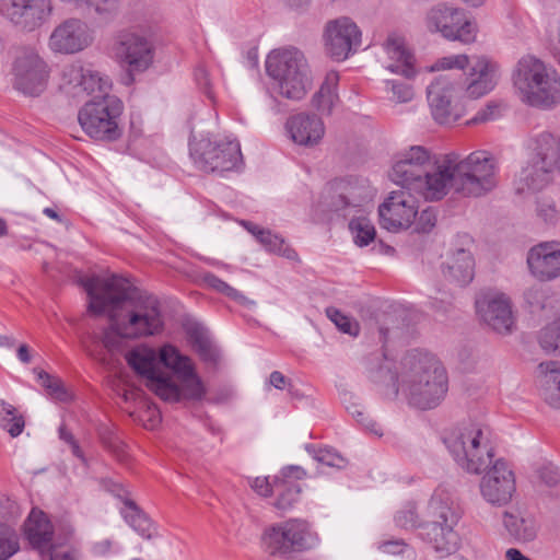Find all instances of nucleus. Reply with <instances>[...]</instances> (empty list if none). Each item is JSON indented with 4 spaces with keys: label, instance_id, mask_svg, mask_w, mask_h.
I'll list each match as a JSON object with an SVG mask.
<instances>
[{
    "label": "nucleus",
    "instance_id": "nucleus-1",
    "mask_svg": "<svg viewBox=\"0 0 560 560\" xmlns=\"http://www.w3.org/2000/svg\"><path fill=\"white\" fill-rule=\"evenodd\" d=\"M80 284L89 296L88 311L94 315L107 314L120 335L136 339L163 330L164 320L158 298L131 290L127 280L117 276H92L81 278Z\"/></svg>",
    "mask_w": 560,
    "mask_h": 560
},
{
    "label": "nucleus",
    "instance_id": "nucleus-2",
    "mask_svg": "<svg viewBox=\"0 0 560 560\" xmlns=\"http://www.w3.org/2000/svg\"><path fill=\"white\" fill-rule=\"evenodd\" d=\"M498 161L486 150L462 158L455 152L436 158L408 190L425 201H440L453 188L466 198H480L498 185Z\"/></svg>",
    "mask_w": 560,
    "mask_h": 560
},
{
    "label": "nucleus",
    "instance_id": "nucleus-3",
    "mask_svg": "<svg viewBox=\"0 0 560 560\" xmlns=\"http://www.w3.org/2000/svg\"><path fill=\"white\" fill-rule=\"evenodd\" d=\"M126 361L147 380L148 388L165 401L200 400L206 395L190 358L172 345H164L159 352L145 346L137 347L126 354Z\"/></svg>",
    "mask_w": 560,
    "mask_h": 560
},
{
    "label": "nucleus",
    "instance_id": "nucleus-4",
    "mask_svg": "<svg viewBox=\"0 0 560 560\" xmlns=\"http://www.w3.org/2000/svg\"><path fill=\"white\" fill-rule=\"evenodd\" d=\"M447 374L432 353L413 349L387 370V399L406 400L410 406L429 410L445 398Z\"/></svg>",
    "mask_w": 560,
    "mask_h": 560
},
{
    "label": "nucleus",
    "instance_id": "nucleus-5",
    "mask_svg": "<svg viewBox=\"0 0 560 560\" xmlns=\"http://www.w3.org/2000/svg\"><path fill=\"white\" fill-rule=\"evenodd\" d=\"M513 83L521 101L532 107L551 109L560 104L559 73L534 56L518 60Z\"/></svg>",
    "mask_w": 560,
    "mask_h": 560
},
{
    "label": "nucleus",
    "instance_id": "nucleus-6",
    "mask_svg": "<svg viewBox=\"0 0 560 560\" xmlns=\"http://www.w3.org/2000/svg\"><path fill=\"white\" fill-rule=\"evenodd\" d=\"M266 71L277 82L279 93L285 98L299 101L311 88L306 59L295 48L271 51L266 60Z\"/></svg>",
    "mask_w": 560,
    "mask_h": 560
},
{
    "label": "nucleus",
    "instance_id": "nucleus-7",
    "mask_svg": "<svg viewBox=\"0 0 560 560\" xmlns=\"http://www.w3.org/2000/svg\"><path fill=\"white\" fill-rule=\"evenodd\" d=\"M527 148L529 160L520 178L527 189L537 191L551 182L555 172H560V137L549 131L536 132L529 137Z\"/></svg>",
    "mask_w": 560,
    "mask_h": 560
},
{
    "label": "nucleus",
    "instance_id": "nucleus-8",
    "mask_svg": "<svg viewBox=\"0 0 560 560\" xmlns=\"http://www.w3.org/2000/svg\"><path fill=\"white\" fill-rule=\"evenodd\" d=\"M445 444L456 463L470 474H481L494 457L493 448L478 423H467L454 430Z\"/></svg>",
    "mask_w": 560,
    "mask_h": 560
},
{
    "label": "nucleus",
    "instance_id": "nucleus-9",
    "mask_svg": "<svg viewBox=\"0 0 560 560\" xmlns=\"http://www.w3.org/2000/svg\"><path fill=\"white\" fill-rule=\"evenodd\" d=\"M122 102L113 94L94 96L79 110L78 120L83 131L95 140L115 141L122 132L120 118Z\"/></svg>",
    "mask_w": 560,
    "mask_h": 560
},
{
    "label": "nucleus",
    "instance_id": "nucleus-10",
    "mask_svg": "<svg viewBox=\"0 0 560 560\" xmlns=\"http://www.w3.org/2000/svg\"><path fill=\"white\" fill-rule=\"evenodd\" d=\"M316 537L310 524L301 518H290L265 528L261 547L268 555L289 559L294 553L313 548Z\"/></svg>",
    "mask_w": 560,
    "mask_h": 560
},
{
    "label": "nucleus",
    "instance_id": "nucleus-11",
    "mask_svg": "<svg viewBox=\"0 0 560 560\" xmlns=\"http://www.w3.org/2000/svg\"><path fill=\"white\" fill-rule=\"evenodd\" d=\"M458 520L459 515L450 502L439 494H433L421 525V536L436 551L452 553L458 546V535L454 530Z\"/></svg>",
    "mask_w": 560,
    "mask_h": 560
},
{
    "label": "nucleus",
    "instance_id": "nucleus-12",
    "mask_svg": "<svg viewBox=\"0 0 560 560\" xmlns=\"http://www.w3.org/2000/svg\"><path fill=\"white\" fill-rule=\"evenodd\" d=\"M372 200L370 188L353 179H336L326 185L316 205L318 219L322 214L340 212L343 217L361 211Z\"/></svg>",
    "mask_w": 560,
    "mask_h": 560
},
{
    "label": "nucleus",
    "instance_id": "nucleus-13",
    "mask_svg": "<svg viewBox=\"0 0 560 560\" xmlns=\"http://www.w3.org/2000/svg\"><path fill=\"white\" fill-rule=\"evenodd\" d=\"M190 155L195 164L205 172H229L237 170L243 163L240 143L230 138L192 142Z\"/></svg>",
    "mask_w": 560,
    "mask_h": 560
},
{
    "label": "nucleus",
    "instance_id": "nucleus-14",
    "mask_svg": "<svg viewBox=\"0 0 560 560\" xmlns=\"http://www.w3.org/2000/svg\"><path fill=\"white\" fill-rule=\"evenodd\" d=\"M12 74L18 91L37 96L46 89L49 68L35 47L22 46L15 50Z\"/></svg>",
    "mask_w": 560,
    "mask_h": 560
},
{
    "label": "nucleus",
    "instance_id": "nucleus-15",
    "mask_svg": "<svg viewBox=\"0 0 560 560\" xmlns=\"http://www.w3.org/2000/svg\"><path fill=\"white\" fill-rule=\"evenodd\" d=\"M430 32L440 33L445 39L470 44L477 37V24L471 21L463 9L444 3L433 7L425 18Z\"/></svg>",
    "mask_w": 560,
    "mask_h": 560
},
{
    "label": "nucleus",
    "instance_id": "nucleus-16",
    "mask_svg": "<svg viewBox=\"0 0 560 560\" xmlns=\"http://www.w3.org/2000/svg\"><path fill=\"white\" fill-rule=\"evenodd\" d=\"M95 30L77 16L59 22L48 37V48L54 54L71 56L89 49L95 42Z\"/></svg>",
    "mask_w": 560,
    "mask_h": 560
},
{
    "label": "nucleus",
    "instance_id": "nucleus-17",
    "mask_svg": "<svg viewBox=\"0 0 560 560\" xmlns=\"http://www.w3.org/2000/svg\"><path fill=\"white\" fill-rule=\"evenodd\" d=\"M54 0H0L1 16L24 33H32L49 22Z\"/></svg>",
    "mask_w": 560,
    "mask_h": 560
},
{
    "label": "nucleus",
    "instance_id": "nucleus-18",
    "mask_svg": "<svg viewBox=\"0 0 560 560\" xmlns=\"http://www.w3.org/2000/svg\"><path fill=\"white\" fill-rule=\"evenodd\" d=\"M116 55L126 66L129 82L133 75L147 71L153 63L155 47L152 39L141 31H126L119 34Z\"/></svg>",
    "mask_w": 560,
    "mask_h": 560
},
{
    "label": "nucleus",
    "instance_id": "nucleus-19",
    "mask_svg": "<svg viewBox=\"0 0 560 560\" xmlns=\"http://www.w3.org/2000/svg\"><path fill=\"white\" fill-rule=\"evenodd\" d=\"M457 84L447 75L438 77L427 89L433 119L440 125H452L465 114L464 106L456 101Z\"/></svg>",
    "mask_w": 560,
    "mask_h": 560
},
{
    "label": "nucleus",
    "instance_id": "nucleus-20",
    "mask_svg": "<svg viewBox=\"0 0 560 560\" xmlns=\"http://www.w3.org/2000/svg\"><path fill=\"white\" fill-rule=\"evenodd\" d=\"M477 314L483 324L500 335L512 334L515 317L510 299L502 293H482L475 302Z\"/></svg>",
    "mask_w": 560,
    "mask_h": 560
},
{
    "label": "nucleus",
    "instance_id": "nucleus-21",
    "mask_svg": "<svg viewBox=\"0 0 560 560\" xmlns=\"http://www.w3.org/2000/svg\"><path fill=\"white\" fill-rule=\"evenodd\" d=\"M325 51L336 61L346 60L361 44V32L349 18L327 23L324 34Z\"/></svg>",
    "mask_w": 560,
    "mask_h": 560
},
{
    "label": "nucleus",
    "instance_id": "nucleus-22",
    "mask_svg": "<svg viewBox=\"0 0 560 560\" xmlns=\"http://www.w3.org/2000/svg\"><path fill=\"white\" fill-rule=\"evenodd\" d=\"M485 471L479 485L482 498L492 505H506L516 491L514 472L503 459H492Z\"/></svg>",
    "mask_w": 560,
    "mask_h": 560
},
{
    "label": "nucleus",
    "instance_id": "nucleus-23",
    "mask_svg": "<svg viewBox=\"0 0 560 560\" xmlns=\"http://www.w3.org/2000/svg\"><path fill=\"white\" fill-rule=\"evenodd\" d=\"M438 156L422 145H412L393 156L390 178L396 185L409 189Z\"/></svg>",
    "mask_w": 560,
    "mask_h": 560
},
{
    "label": "nucleus",
    "instance_id": "nucleus-24",
    "mask_svg": "<svg viewBox=\"0 0 560 560\" xmlns=\"http://www.w3.org/2000/svg\"><path fill=\"white\" fill-rule=\"evenodd\" d=\"M110 86L108 77L91 68H84L79 62L68 65L62 70V88L73 97L95 92L100 93L97 96H103L109 94Z\"/></svg>",
    "mask_w": 560,
    "mask_h": 560
},
{
    "label": "nucleus",
    "instance_id": "nucleus-25",
    "mask_svg": "<svg viewBox=\"0 0 560 560\" xmlns=\"http://www.w3.org/2000/svg\"><path fill=\"white\" fill-rule=\"evenodd\" d=\"M288 137L298 145L314 148L325 136V125L315 114L299 113L285 122Z\"/></svg>",
    "mask_w": 560,
    "mask_h": 560
},
{
    "label": "nucleus",
    "instance_id": "nucleus-26",
    "mask_svg": "<svg viewBox=\"0 0 560 560\" xmlns=\"http://www.w3.org/2000/svg\"><path fill=\"white\" fill-rule=\"evenodd\" d=\"M387 73L418 75L417 58L406 38L398 33L387 35Z\"/></svg>",
    "mask_w": 560,
    "mask_h": 560
},
{
    "label": "nucleus",
    "instance_id": "nucleus-27",
    "mask_svg": "<svg viewBox=\"0 0 560 560\" xmlns=\"http://www.w3.org/2000/svg\"><path fill=\"white\" fill-rule=\"evenodd\" d=\"M400 189L388 191L387 196V231L408 229L418 213L417 202L409 190Z\"/></svg>",
    "mask_w": 560,
    "mask_h": 560
},
{
    "label": "nucleus",
    "instance_id": "nucleus-28",
    "mask_svg": "<svg viewBox=\"0 0 560 560\" xmlns=\"http://www.w3.org/2000/svg\"><path fill=\"white\" fill-rule=\"evenodd\" d=\"M527 264L538 279H553L560 276V248L555 243L538 244L529 250Z\"/></svg>",
    "mask_w": 560,
    "mask_h": 560
},
{
    "label": "nucleus",
    "instance_id": "nucleus-29",
    "mask_svg": "<svg viewBox=\"0 0 560 560\" xmlns=\"http://www.w3.org/2000/svg\"><path fill=\"white\" fill-rule=\"evenodd\" d=\"M468 67L469 73L464 90L469 98H479L493 90L497 84L494 65L483 57H478Z\"/></svg>",
    "mask_w": 560,
    "mask_h": 560
},
{
    "label": "nucleus",
    "instance_id": "nucleus-30",
    "mask_svg": "<svg viewBox=\"0 0 560 560\" xmlns=\"http://www.w3.org/2000/svg\"><path fill=\"white\" fill-rule=\"evenodd\" d=\"M442 272L444 278L455 287H466L475 276V260L471 253L458 248L443 264Z\"/></svg>",
    "mask_w": 560,
    "mask_h": 560
},
{
    "label": "nucleus",
    "instance_id": "nucleus-31",
    "mask_svg": "<svg viewBox=\"0 0 560 560\" xmlns=\"http://www.w3.org/2000/svg\"><path fill=\"white\" fill-rule=\"evenodd\" d=\"M503 526L509 536L517 542L533 541L539 529L536 518L532 514L520 510L505 511L503 513Z\"/></svg>",
    "mask_w": 560,
    "mask_h": 560
},
{
    "label": "nucleus",
    "instance_id": "nucleus-32",
    "mask_svg": "<svg viewBox=\"0 0 560 560\" xmlns=\"http://www.w3.org/2000/svg\"><path fill=\"white\" fill-rule=\"evenodd\" d=\"M283 479L275 478V494L277 500L275 506L281 511L290 510L294 503L298 502L301 494V487L296 481L288 480L285 478L295 477L302 478L305 471L299 466H290L282 470Z\"/></svg>",
    "mask_w": 560,
    "mask_h": 560
},
{
    "label": "nucleus",
    "instance_id": "nucleus-33",
    "mask_svg": "<svg viewBox=\"0 0 560 560\" xmlns=\"http://www.w3.org/2000/svg\"><path fill=\"white\" fill-rule=\"evenodd\" d=\"M25 534L34 548L42 552L50 551L52 526L43 512H31L25 523Z\"/></svg>",
    "mask_w": 560,
    "mask_h": 560
},
{
    "label": "nucleus",
    "instance_id": "nucleus-34",
    "mask_svg": "<svg viewBox=\"0 0 560 560\" xmlns=\"http://www.w3.org/2000/svg\"><path fill=\"white\" fill-rule=\"evenodd\" d=\"M188 341L199 358L208 363L215 364L219 359V350L213 345L208 331L199 324L192 323L186 326Z\"/></svg>",
    "mask_w": 560,
    "mask_h": 560
},
{
    "label": "nucleus",
    "instance_id": "nucleus-35",
    "mask_svg": "<svg viewBox=\"0 0 560 560\" xmlns=\"http://www.w3.org/2000/svg\"><path fill=\"white\" fill-rule=\"evenodd\" d=\"M338 82L339 74L335 71H330L326 74L319 90L314 94L312 104L320 114L330 115L335 105L338 103Z\"/></svg>",
    "mask_w": 560,
    "mask_h": 560
},
{
    "label": "nucleus",
    "instance_id": "nucleus-36",
    "mask_svg": "<svg viewBox=\"0 0 560 560\" xmlns=\"http://www.w3.org/2000/svg\"><path fill=\"white\" fill-rule=\"evenodd\" d=\"M417 75L407 78L405 74L389 75L387 73V101L395 104L409 103L415 97L413 82Z\"/></svg>",
    "mask_w": 560,
    "mask_h": 560
},
{
    "label": "nucleus",
    "instance_id": "nucleus-37",
    "mask_svg": "<svg viewBox=\"0 0 560 560\" xmlns=\"http://www.w3.org/2000/svg\"><path fill=\"white\" fill-rule=\"evenodd\" d=\"M122 515L126 522L143 538H151L152 524L148 516L136 505L133 501L126 500Z\"/></svg>",
    "mask_w": 560,
    "mask_h": 560
},
{
    "label": "nucleus",
    "instance_id": "nucleus-38",
    "mask_svg": "<svg viewBox=\"0 0 560 560\" xmlns=\"http://www.w3.org/2000/svg\"><path fill=\"white\" fill-rule=\"evenodd\" d=\"M417 313L399 303H392L387 310V324L392 329L408 330L416 322Z\"/></svg>",
    "mask_w": 560,
    "mask_h": 560
},
{
    "label": "nucleus",
    "instance_id": "nucleus-39",
    "mask_svg": "<svg viewBox=\"0 0 560 560\" xmlns=\"http://www.w3.org/2000/svg\"><path fill=\"white\" fill-rule=\"evenodd\" d=\"M349 230L353 241L359 246H366L375 237V229L371 221L364 217H354L349 222Z\"/></svg>",
    "mask_w": 560,
    "mask_h": 560
},
{
    "label": "nucleus",
    "instance_id": "nucleus-40",
    "mask_svg": "<svg viewBox=\"0 0 560 560\" xmlns=\"http://www.w3.org/2000/svg\"><path fill=\"white\" fill-rule=\"evenodd\" d=\"M536 215L547 225L560 222V202L550 196H544L536 201Z\"/></svg>",
    "mask_w": 560,
    "mask_h": 560
},
{
    "label": "nucleus",
    "instance_id": "nucleus-41",
    "mask_svg": "<svg viewBox=\"0 0 560 560\" xmlns=\"http://www.w3.org/2000/svg\"><path fill=\"white\" fill-rule=\"evenodd\" d=\"M0 421L2 427L13 438L20 435L23 431V417L16 413V409L12 405L3 400H0Z\"/></svg>",
    "mask_w": 560,
    "mask_h": 560
},
{
    "label": "nucleus",
    "instance_id": "nucleus-42",
    "mask_svg": "<svg viewBox=\"0 0 560 560\" xmlns=\"http://www.w3.org/2000/svg\"><path fill=\"white\" fill-rule=\"evenodd\" d=\"M538 341L546 353H560V319L545 326L540 330Z\"/></svg>",
    "mask_w": 560,
    "mask_h": 560
},
{
    "label": "nucleus",
    "instance_id": "nucleus-43",
    "mask_svg": "<svg viewBox=\"0 0 560 560\" xmlns=\"http://www.w3.org/2000/svg\"><path fill=\"white\" fill-rule=\"evenodd\" d=\"M257 241L269 252L282 255L289 259H294L296 257V253L285 245L283 238L271 233L269 230L260 232V236Z\"/></svg>",
    "mask_w": 560,
    "mask_h": 560
},
{
    "label": "nucleus",
    "instance_id": "nucleus-44",
    "mask_svg": "<svg viewBox=\"0 0 560 560\" xmlns=\"http://www.w3.org/2000/svg\"><path fill=\"white\" fill-rule=\"evenodd\" d=\"M305 450L313 456L315 460L326 466L341 469L347 465V460L332 448L317 450L314 445L307 444Z\"/></svg>",
    "mask_w": 560,
    "mask_h": 560
},
{
    "label": "nucleus",
    "instance_id": "nucleus-45",
    "mask_svg": "<svg viewBox=\"0 0 560 560\" xmlns=\"http://www.w3.org/2000/svg\"><path fill=\"white\" fill-rule=\"evenodd\" d=\"M394 523L396 526L405 529L421 527L422 523H420L415 503L408 502L397 511L394 515Z\"/></svg>",
    "mask_w": 560,
    "mask_h": 560
},
{
    "label": "nucleus",
    "instance_id": "nucleus-46",
    "mask_svg": "<svg viewBox=\"0 0 560 560\" xmlns=\"http://www.w3.org/2000/svg\"><path fill=\"white\" fill-rule=\"evenodd\" d=\"M327 317L337 326V328L350 336H357L359 334V325L358 323L341 313L339 310L335 307L326 308Z\"/></svg>",
    "mask_w": 560,
    "mask_h": 560
},
{
    "label": "nucleus",
    "instance_id": "nucleus-47",
    "mask_svg": "<svg viewBox=\"0 0 560 560\" xmlns=\"http://www.w3.org/2000/svg\"><path fill=\"white\" fill-rule=\"evenodd\" d=\"M38 378L54 399L59 401H68L70 399L69 393L59 378L52 377L44 371L38 373Z\"/></svg>",
    "mask_w": 560,
    "mask_h": 560
},
{
    "label": "nucleus",
    "instance_id": "nucleus-48",
    "mask_svg": "<svg viewBox=\"0 0 560 560\" xmlns=\"http://www.w3.org/2000/svg\"><path fill=\"white\" fill-rule=\"evenodd\" d=\"M540 395L553 408H560V386L556 387L553 376H538Z\"/></svg>",
    "mask_w": 560,
    "mask_h": 560
},
{
    "label": "nucleus",
    "instance_id": "nucleus-49",
    "mask_svg": "<svg viewBox=\"0 0 560 560\" xmlns=\"http://www.w3.org/2000/svg\"><path fill=\"white\" fill-rule=\"evenodd\" d=\"M470 65V60L466 55H452L440 58L430 68L429 71H440L445 69H465Z\"/></svg>",
    "mask_w": 560,
    "mask_h": 560
},
{
    "label": "nucleus",
    "instance_id": "nucleus-50",
    "mask_svg": "<svg viewBox=\"0 0 560 560\" xmlns=\"http://www.w3.org/2000/svg\"><path fill=\"white\" fill-rule=\"evenodd\" d=\"M19 549L16 535L8 528H0V560H7Z\"/></svg>",
    "mask_w": 560,
    "mask_h": 560
},
{
    "label": "nucleus",
    "instance_id": "nucleus-51",
    "mask_svg": "<svg viewBox=\"0 0 560 560\" xmlns=\"http://www.w3.org/2000/svg\"><path fill=\"white\" fill-rule=\"evenodd\" d=\"M387 555L394 560H415L416 551L402 540H387Z\"/></svg>",
    "mask_w": 560,
    "mask_h": 560
},
{
    "label": "nucleus",
    "instance_id": "nucleus-52",
    "mask_svg": "<svg viewBox=\"0 0 560 560\" xmlns=\"http://www.w3.org/2000/svg\"><path fill=\"white\" fill-rule=\"evenodd\" d=\"M203 282L211 289L225 294L226 296L237 299L240 293L237 290L229 285L226 282L214 276L213 273H206L203 276Z\"/></svg>",
    "mask_w": 560,
    "mask_h": 560
},
{
    "label": "nucleus",
    "instance_id": "nucleus-53",
    "mask_svg": "<svg viewBox=\"0 0 560 560\" xmlns=\"http://www.w3.org/2000/svg\"><path fill=\"white\" fill-rule=\"evenodd\" d=\"M351 415L355 418V420L363 425V428L376 435L377 438L383 436V430L381 424L376 423L369 415H366L363 410H359L358 407L354 406V409L350 411Z\"/></svg>",
    "mask_w": 560,
    "mask_h": 560
},
{
    "label": "nucleus",
    "instance_id": "nucleus-54",
    "mask_svg": "<svg viewBox=\"0 0 560 560\" xmlns=\"http://www.w3.org/2000/svg\"><path fill=\"white\" fill-rule=\"evenodd\" d=\"M125 336L120 335L113 326L110 320V327L103 334L102 343L110 352L119 351Z\"/></svg>",
    "mask_w": 560,
    "mask_h": 560
},
{
    "label": "nucleus",
    "instance_id": "nucleus-55",
    "mask_svg": "<svg viewBox=\"0 0 560 560\" xmlns=\"http://www.w3.org/2000/svg\"><path fill=\"white\" fill-rule=\"evenodd\" d=\"M540 480L548 487H555L560 482V471L558 467L549 464L538 470Z\"/></svg>",
    "mask_w": 560,
    "mask_h": 560
},
{
    "label": "nucleus",
    "instance_id": "nucleus-56",
    "mask_svg": "<svg viewBox=\"0 0 560 560\" xmlns=\"http://www.w3.org/2000/svg\"><path fill=\"white\" fill-rule=\"evenodd\" d=\"M195 80L198 86L203 93L211 100H213V93L211 90L210 74L203 66H199L195 70Z\"/></svg>",
    "mask_w": 560,
    "mask_h": 560
},
{
    "label": "nucleus",
    "instance_id": "nucleus-57",
    "mask_svg": "<svg viewBox=\"0 0 560 560\" xmlns=\"http://www.w3.org/2000/svg\"><path fill=\"white\" fill-rule=\"evenodd\" d=\"M526 302L534 308L546 307V293L541 288H530L524 293Z\"/></svg>",
    "mask_w": 560,
    "mask_h": 560
},
{
    "label": "nucleus",
    "instance_id": "nucleus-58",
    "mask_svg": "<svg viewBox=\"0 0 560 560\" xmlns=\"http://www.w3.org/2000/svg\"><path fill=\"white\" fill-rule=\"evenodd\" d=\"M538 376H553L556 387H560V364L556 361L541 362L538 365Z\"/></svg>",
    "mask_w": 560,
    "mask_h": 560
},
{
    "label": "nucleus",
    "instance_id": "nucleus-59",
    "mask_svg": "<svg viewBox=\"0 0 560 560\" xmlns=\"http://www.w3.org/2000/svg\"><path fill=\"white\" fill-rule=\"evenodd\" d=\"M436 223L435 212L431 209L423 210L419 217L417 230L421 233H429Z\"/></svg>",
    "mask_w": 560,
    "mask_h": 560
},
{
    "label": "nucleus",
    "instance_id": "nucleus-60",
    "mask_svg": "<svg viewBox=\"0 0 560 560\" xmlns=\"http://www.w3.org/2000/svg\"><path fill=\"white\" fill-rule=\"evenodd\" d=\"M250 487L260 495L268 497L275 493V482L270 483L267 477H256Z\"/></svg>",
    "mask_w": 560,
    "mask_h": 560
},
{
    "label": "nucleus",
    "instance_id": "nucleus-61",
    "mask_svg": "<svg viewBox=\"0 0 560 560\" xmlns=\"http://www.w3.org/2000/svg\"><path fill=\"white\" fill-rule=\"evenodd\" d=\"M497 105L489 103L485 108L480 109L477 115L471 118L467 124L485 122L494 117Z\"/></svg>",
    "mask_w": 560,
    "mask_h": 560
},
{
    "label": "nucleus",
    "instance_id": "nucleus-62",
    "mask_svg": "<svg viewBox=\"0 0 560 560\" xmlns=\"http://www.w3.org/2000/svg\"><path fill=\"white\" fill-rule=\"evenodd\" d=\"M269 383L270 385H272L275 388L277 389H283L285 387H288L289 389L291 388V382L289 378H287L281 372L279 371H273L271 374H270V377H269Z\"/></svg>",
    "mask_w": 560,
    "mask_h": 560
},
{
    "label": "nucleus",
    "instance_id": "nucleus-63",
    "mask_svg": "<svg viewBox=\"0 0 560 560\" xmlns=\"http://www.w3.org/2000/svg\"><path fill=\"white\" fill-rule=\"evenodd\" d=\"M550 45L553 56L560 61V21L558 22L555 33L551 35Z\"/></svg>",
    "mask_w": 560,
    "mask_h": 560
},
{
    "label": "nucleus",
    "instance_id": "nucleus-64",
    "mask_svg": "<svg viewBox=\"0 0 560 560\" xmlns=\"http://www.w3.org/2000/svg\"><path fill=\"white\" fill-rule=\"evenodd\" d=\"M49 560H80L77 551L67 550V551H55L50 553Z\"/></svg>",
    "mask_w": 560,
    "mask_h": 560
}]
</instances>
